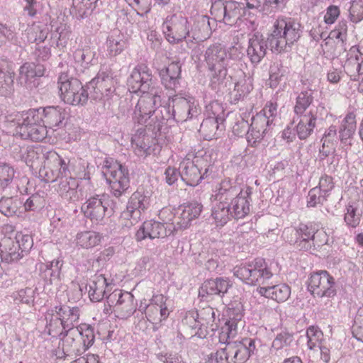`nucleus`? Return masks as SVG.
Segmentation results:
<instances>
[{
	"mask_svg": "<svg viewBox=\"0 0 363 363\" xmlns=\"http://www.w3.org/2000/svg\"><path fill=\"white\" fill-rule=\"evenodd\" d=\"M245 24L250 23L249 28L253 31L248 35L247 56L254 65L260 63L267 52L268 44L273 52H288L301 36V26L291 18L279 17L273 25L270 35L266 39L263 35L255 31L257 24L255 21L245 19Z\"/></svg>",
	"mask_w": 363,
	"mask_h": 363,
	"instance_id": "nucleus-1",
	"label": "nucleus"
},
{
	"mask_svg": "<svg viewBox=\"0 0 363 363\" xmlns=\"http://www.w3.org/2000/svg\"><path fill=\"white\" fill-rule=\"evenodd\" d=\"M158 104L160 99L154 94V96L140 98L133 109L132 121L135 128L131 135V143L140 150L148 147L150 139L160 134L167 118L170 116L169 108L157 107Z\"/></svg>",
	"mask_w": 363,
	"mask_h": 363,
	"instance_id": "nucleus-2",
	"label": "nucleus"
},
{
	"mask_svg": "<svg viewBox=\"0 0 363 363\" xmlns=\"http://www.w3.org/2000/svg\"><path fill=\"white\" fill-rule=\"evenodd\" d=\"M243 56V48L236 43L226 48L221 44H213L204 52L203 57L210 72L213 82L223 81L228 74V69L231 60H240Z\"/></svg>",
	"mask_w": 363,
	"mask_h": 363,
	"instance_id": "nucleus-3",
	"label": "nucleus"
},
{
	"mask_svg": "<svg viewBox=\"0 0 363 363\" xmlns=\"http://www.w3.org/2000/svg\"><path fill=\"white\" fill-rule=\"evenodd\" d=\"M213 192L216 199L230 201V207L234 218H243L250 213L251 189H240L233 185L230 179H225L215 186Z\"/></svg>",
	"mask_w": 363,
	"mask_h": 363,
	"instance_id": "nucleus-4",
	"label": "nucleus"
},
{
	"mask_svg": "<svg viewBox=\"0 0 363 363\" xmlns=\"http://www.w3.org/2000/svg\"><path fill=\"white\" fill-rule=\"evenodd\" d=\"M79 316L80 310L77 306L60 304L49 309L45 313L48 333L56 336L61 330L78 328Z\"/></svg>",
	"mask_w": 363,
	"mask_h": 363,
	"instance_id": "nucleus-5",
	"label": "nucleus"
},
{
	"mask_svg": "<svg viewBox=\"0 0 363 363\" xmlns=\"http://www.w3.org/2000/svg\"><path fill=\"white\" fill-rule=\"evenodd\" d=\"M41 120L39 110L30 109L23 112L16 118L17 126L13 134L22 139L33 141H42L48 136L51 137L49 135L50 130L44 123H40Z\"/></svg>",
	"mask_w": 363,
	"mask_h": 363,
	"instance_id": "nucleus-6",
	"label": "nucleus"
},
{
	"mask_svg": "<svg viewBox=\"0 0 363 363\" xmlns=\"http://www.w3.org/2000/svg\"><path fill=\"white\" fill-rule=\"evenodd\" d=\"M277 102L268 101L263 109L252 118L247 142L252 145L259 142L271 129L278 118Z\"/></svg>",
	"mask_w": 363,
	"mask_h": 363,
	"instance_id": "nucleus-7",
	"label": "nucleus"
},
{
	"mask_svg": "<svg viewBox=\"0 0 363 363\" xmlns=\"http://www.w3.org/2000/svg\"><path fill=\"white\" fill-rule=\"evenodd\" d=\"M233 273L249 285H264L273 276L271 269L262 258H256L246 265L235 267Z\"/></svg>",
	"mask_w": 363,
	"mask_h": 363,
	"instance_id": "nucleus-8",
	"label": "nucleus"
},
{
	"mask_svg": "<svg viewBox=\"0 0 363 363\" xmlns=\"http://www.w3.org/2000/svg\"><path fill=\"white\" fill-rule=\"evenodd\" d=\"M127 84L130 91L143 93L140 98L147 95L154 96V94H155L160 99V104L157 105V107L162 106L161 104L160 91L154 86L152 72L146 65H137L132 70L128 79Z\"/></svg>",
	"mask_w": 363,
	"mask_h": 363,
	"instance_id": "nucleus-9",
	"label": "nucleus"
},
{
	"mask_svg": "<svg viewBox=\"0 0 363 363\" xmlns=\"http://www.w3.org/2000/svg\"><path fill=\"white\" fill-rule=\"evenodd\" d=\"M58 89L62 100L73 106L83 105L88 100L87 91L77 79L69 78L62 73L58 77Z\"/></svg>",
	"mask_w": 363,
	"mask_h": 363,
	"instance_id": "nucleus-10",
	"label": "nucleus"
},
{
	"mask_svg": "<svg viewBox=\"0 0 363 363\" xmlns=\"http://www.w3.org/2000/svg\"><path fill=\"white\" fill-rule=\"evenodd\" d=\"M102 172L109 181L114 196L120 197L129 188L128 170L118 160H104Z\"/></svg>",
	"mask_w": 363,
	"mask_h": 363,
	"instance_id": "nucleus-11",
	"label": "nucleus"
},
{
	"mask_svg": "<svg viewBox=\"0 0 363 363\" xmlns=\"http://www.w3.org/2000/svg\"><path fill=\"white\" fill-rule=\"evenodd\" d=\"M172 110L169 108L170 116L167 118H174L177 121L184 122L196 117L201 112L199 102L194 97L187 94H179L172 98Z\"/></svg>",
	"mask_w": 363,
	"mask_h": 363,
	"instance_id": "nucleus-12",
	"label": "nucleus"
},
{
	"mask_svg": "<svg viewBox=\"0 0 363 363\" xmlns=\"http://www.w3.org/2000/svg\"><path fill=\"white\" fill-rule=\"evenodd\" d=\"M166 40L172 44H178L186 40L188 43L189 21L182 13L168 15L162 24Z\"/></svg>",
	"mask_w": 363,
	"mask_h": 363,
	"instance_id": "nucleus-13",
	"label": "nucleus"
},
{
	"mask_svg": "<svg viewBox=\"0 0 363 363\" xmlns=\"http://www.w3.org/2000/svg\"><path fill=\"white\" fill-rule=\"evenodd\" d=\"M107 305L110 310L121 319H127L136 311L137 303L134 296L128 291L116 289L106 297Z\"/></svg>",
	"mask_w": 363,
	"mask_h": 363,
	"instance_id": "nucleus-14",
	"label": "nucleus"
},
{
	"mask_svg": "<svg viewBox=\"0 0 363 363\" xmlns=\"http://www.w3.org/2000/svg\"><path fill=\"white\" fill-rule=\"evenodd\" d=\"M227 315L228 320L225 323V325L221 328L220 332L218 335V340L220 343L225 344L223 348L228 359L230 360L233 353H230L228 349V344L230 342L235 341V338L238 335V324L241 322L243 316L241 306L235 308H228L227 311Z\"/></svg>",
	"mask_w": 363,
	"mask_h": 363,
	"instance_id": "nucleus-15",
	"label": "nucleus"
},
{
	"mask_svg": "<svg viewBox=\"0 0 363 363\" xmlns=\"http://www.w3.org/2000/svg\"><path fill=\"white\" fill-rule=\"evenodd\" d=\"M150 198L142 192L135 191L130 197L126 210L121 213V218L125 220L123 225L127 228L136 224L144 212L149 206Z\"/></svg>",
	"mask_w": 363,
	"mask_h": 363,
	"instance_id": "nucleus-16",
	"label": "nucleus"
},
{
	"mask_svg": "<svg viewBox=\"0 0 363 363\" xmlns=\"http://www.w3.org/2000/svg\"><path fill=\"white\" fill-rule=\"evenodd\" d=\"M328 114V111L323 103L313 106L306 115L296 116L298 120L296 125V133L301 140L307 138L312 134L316 125V121Z\"/></svg>",
	"mask_w": 363,
	"mask_h": 363,
	"instance_id": "nucleus-17",
	"label": "nucleus"
},
{
	"mask_svg": "<svg viewBox=\"0 0 363 363\" xmlns=\"http://www.w3.org/2000/svg\"><path fill=\"white\" fill-rule=\"evenodd\" d=\"M308 289L318 297H333L336 294L334 279L327 271L312 274L308 279Z\"/></svg>",
	"mask_w": 363,
	"mask_h": 363,
	"instance_id": "nucleus-18",
	"label": "nucleus"
},
{
	"mask_svg": "<svg viewBox=\"0 0 363 363\" xmlns=\"http://www.w3.org/2000/svg\"><path fill=\"white\" fill-rule=\"evenodd\" d=\"M109 199L106 195H96L90 197L83 204L82 209L84 215L89 218L92 223H101L107 214H111L109 211Z\"/></svg>",
	"mask_w": 363,
	"mask_h": 363,
	"instance_id": "nucleus-19",
	"label": "nucleus"
},
{
	"mask_svg": "<svg viewBox=\"0 0 363 363\" xmlns=\"http://www.w3.org/2000/svg\"><path fill=\"white\" fill-rule=\"evenodd\" d=\"M95 56L96 52L89 45L79 43L70 48L68 63L77 72H83L94 64Z\"/></svg>",
	"mask_w": 363,
	"mask_h": 363,
	"instance_id": "nucleus-20",
	"label": "nucleus"
},
{
	"mask_svg": "<svg viewBox=\"0 0 363 363\" xmlns=\"http://www.w3.org/2000/svg\"><path fill=\"white\" fill-rule=\"evenodd\" d=\"M167 300V298L162 294L154 295L147 305L144 308L142 305L140 306V310L145 311L149 321L154 324L160 323L169 315Z\"/></svg>",
	"mask_w": 363,
	"mask_h": 363,
	"instance_id": "nucleus-21",
	"label": "nucleus"
},
{
	"mask_svg": "<svg viewBox=\"0 0 363 363\" xmlns=\"http://www.w3.org/2000/svg\"><path fill=\"white\" fill-rule=\"evenodd\" d=\"M256 340L245 338L240 341L235 340L228 344L229 352L233 353L230 359V363H244L256 350Z\"/></svg>",
	"mask_w": 363,
	"mask_h": 363,
	"instance_id": "nucleus-22",
	"label": "nucleus"
},
{
	"mask_svg": "<svg viewBox=\"0 0 363 363\" xmlns=\"http://www.w3.org/2000/svg\"><path fill=\"white\" fill-rule=\"evenodd\" d=\"M172 229L168 228L164 223L150 220L145 221L135 233L137 241H142L145 239L153 240L155 238H164L172 233Z\"/></svg>",
	"mask_w": 363,
	"mask_h": 363,
	"instance_id": "nucleus-23",
	"label": "nucleus"
},
{
	"mask_svg": "<svg viewBox=\"0 0 363 363\" xmlns=\"http://www.w3.org/2000/svg\"><path fill=\"white\" fill-rule=\"evenodd\" d=\"M94 89L93 97L95 99L108 98L113 92V81L111 74L106 72H99L89 84Z\"/></svg>",
	"mask_w": 363,
	"mask_h": 363,
	"instance_id": "nucleus-24",
	"label": "nucleus"
},
{
	"mask_svg": "<svg viewBox=\"0 0 363 363\" xmlns=\"http://www.w3.org/2000/svg\"><path fill=\"white\" fill-rule=\"evenodd\" d=\"M316 223L300 224L297 228H287L284 234L294 233L296 238L294 240L296 247L300 250H308L313 247L312 236L314 235V230Z\"/></svg>",
	"mask_w": 363,
	"mask_h": 363,
	"instance_id": "nucleus-25",
	"label": "nucleus"
},
{
	"mask_svg": "<svg viewBox=\"0 0 363 363\" xmlns=\"http://www.w3.org/2000/svg\"><path fill=\"white\" fill-rule=\"evenodd\" d=\"M189 33L188 42L203 41L208 38L211 35L209 18L204 15L197 16L192 25L189 23Z\"/></svg>",
	"mask_w": 363,
	"mask_h": 363,
	"instance_id": "nucleus-26",
	"label": "nucleus"
},
{
	"mask_svg": "<svg viewBox=\"0 0 363 363\" xmlns=\"http://www.w3.org/2000/svg\"><path fill=\"white\" fill-rule=\"evenodd\" d=\"M343 68L352 80H356L357 77L362 73L363 57L357 47H352L347 52Z\"/></svg>",
	"mask_w": 363,
	"mask_h": 363,
	"instance_id": "nucleus-27",
	"label": "nucleus"
},
{
	"mask_svg": "<svg viewBox=\"0 0 363 363\" xmlns=\"http://www.w3.org/2000/svg\"><path fill=\"white\" fill-rule=\"evenodd\" d=\"M42 120L45 127L54 131L55 128L62 126L63 121L67 116L65 109L59 106H47L43 109Z\"/></svg>",
	"mask_w": 363,
	"mask_h": 363,
	"instance_id": "nucleus-28",
	"label": "nucleus"
},
{
	"mask_svg": "<svg viewBox=\"0 0 363 363\" xmlns=\"http://www.w3.org/2000/svg\"><path fill=\"white\" fill-rule=\"evenodd\" d=\"M203 206L198 201H192L179 207V215L176 218L179 228H188L191 222L197 218L202 211Z\"/></svg>",
	"mask_w": 363,
	"mask_h": 363,
	"instance_id": "nucleus-29",
	"label": "nucleus"
},
{
	"mask_svg": "<svg viewBox=\"0 0 363 363\" xmlns=\"http://www.w3.org/2000/svg\"><path fill=\"white\" fill-rule=\"evenodd\" d=\"M43 74L40 65L26 62L19 69L18 81L21 85L32 89L36 86V80Z\"/></svg>",
	"mask_w": 363,
	"mask_h": 363,
	"instance_id": "nucleus-30",
	"label": "nucleus"
},
{
	"mask_svg": "<svg viewBox=\"0 0 363 363\" xmlns=\"http://www.w3.org/2000/svg\"><path fill=\"white\" fill-rule=\"evenodd\" d=\"M0 257L2 262L11 263L23 257L19 245L12 238L4 237L0 242Z\"/></svg>",
	"mask_w": 363,
	"mask_h": 363,
	"instance_id": "nucleus-31",
	"label": "nucleus"
},
{
	"mask_svg": "<svg viewBox=\"0 0 363 363\" xmlns=\"http://www.w3.org/2000/svg\"><path fill=\"white\" fill-rule=\"evenodd\" d=\"M213 203L211 216L217 226H223L231 218H233L230 203L226 199L219 200L216 198L215 193L212 195Z\"/></svg>",
	"mask_w": 363,
	"mask_h": 363,
	"instance_id": "nucleus-32",
	"label": "nucleus"
},
{
	"mask_svg": "<svg viewBox=\"0 0 363 363\" xmlns=\"http://www.w3.org/2000/svg\"><path fill=\"white\" fill-rule=\"evenodd\" d=\"M58 335L62 336V348L65 354L80 350V333L78 328L61 330Z\"/></svg>",
	"mask_w": 363,
	"mask_h": 363,
	"instance_id": "nucleus-33",
	"label": "nucleus"
},
{
	"mask_svg": "<svg viewBox=\"0 0 363 363\" xmlns=\"http://www.w3.org/2000/svg\"><path fill=\"white\" fill-rule=\"evenodd\" d=\"M231 286L230 281L220 277L214 279H208L203 282L199 290V296L203 297L206 295H218L223 296Z\"/></svg>",
	"mask_w": 363,
	"mask_h": 363,
	"instance_id": "nucleus-34",
	"label": "nucleus"
},
{
	"mask_svg": "<svg viewBox=\"0 0 363 363\" xmlns=\"http://www.w3.org/2000/svg\"><path fill=\"white\" fill-rule=\"evenodd\" d=\"M259 294L277 302H284L290 297L291 288L286 284H279L270 286H259L257 289Z\"/></svg>",
	"mask_w": 363,
	"mask_h": 363,
	"instance_id": "nucleus-35",
	"label": "nucleus"
},
{
	"mask_svg": "<svg viewBox=\"0 0 363 363\" xmlns=\"http://www.w3.org/2000/svg\"><path fill=\"white\" fill-rule=\"evenodd\" d=\"M180 168H182L181 175L182 179L185 181L188 185L191 186H197L204 178V175L208 171V169H206L205 172L202 174L198 165L194 164L193 160H187L186 162H182Z\"/></svg>",
	"mask_w": 363,
	"mask_h": 363,
	"instance_id": "nucleus-36",
	"label": "nucleus"
},
{
	"mask_svg": "<svg viewBox=\"0 0 363 363\" xmlns=\"http://www.w3.org/2000/svg\"><path fill=\"white\" fill-rule=\"evenodd\" d=\"M127 47V40L120 30H113L107 37L105 48L108 57H115L121 54Z\"/></svg>",
	"mask_w": 363,
	"mask_h": 363,
	"instance_id": "nucleus-37",
	"label": "nucleus"
},
{
	"mask_svg": "<svg viewBox=\"0 0 363 363\" xmlns=\"http://www.w3.org/2000/svg\"><path fill=\"white\" fill-rule=\"evenodd\" d=\"M62 260L56 259L47 263L39 264L40 275L48 284H52L60 279Z\"/></svg>",
	"mask_w": 363,
	"mask_h": 363,
	"instance_id": "nucleus-38",
	"label": "nucleus"
},
{
	"mask_svg": "<svg viewBox=\"0 0 363 363\" xmlns=\"http://www.w3.org/2000/svg\"><path fill=\"white\" fill-rule=\"evenodd\" d=\"M111 284L103 274H96L89 284V296L92 301H101L110 290Z\"/></svg>",
	"mask_w": 363,
	"mask_h": 363,
	"instance_id": "nucleus-39",
	"label": "nucleus"
},
{
	"mask_svg": "<svg viewBox=\"0 0 363 363\" xmlns=\"http://www.w3.org/2000/svg\"><path fill=\"white\" fill-rule=\"evenodd\" d=\"M180 73L181 67L179 62H172L160 71L162 83L166 89L176 90L178 88Z\"/></svg>",
	"mask_w": 363,
	"mask_h": 363,
	"instance_id": "nucleus-40",
	"label": "nucleus"
},
{
	"mask_svg": "<svg viewBox=\"0 0 363 363\" xmlns=\"http://www.w3.org/2000/svg\"><path fill=\"white\" fill-rule=\"evenodd\" d=\"M50 26L44 23L36 22L28 25L23 35L28 43H42L48 37Z\"/></svg>",
	"mask_w": 363,
	"mask_h": 363,
	"instance_id": "nucleus-41",
	"label": "nucleus"
},
{
	"mask_svg": "<svg viewBox=\"0 0 363 363\" xmlns=\"http://www.w3.org/2000/svg\"><path fill=\"white\" fill-rule=\"evenodd\" d=\"M339 136H337V128L331 125L325 131L321 140L323 145L320 150L322 156H333L335 151V146L337 144Z\"/></svg>",
	"mask_w": 363,
	"mask_h": 363,
	"instance_id": "nucleus-42",
	"label": "nucleus"
},
{
	"mask_svg": "<svg viewBox=\"0 0 363 363\" xmlns=\"http://www.w3.org/2000/svg\"><path fill=\"white\" fill-rule=\"evenodd\" d=\"M23 201L18 197H6L0 199V212L6 216H23Z\"/></svg>",
	"mask_w": 363,
	"mask_h": 363,
	"instance_id": "nucleus-43",
	"label": "nucleus"
},
{
	"mask_svg": "<svg viewBox=\"0 0 363 363\" xmlns=\"http://www.w3.org/2000/svg\"><path fill=\"white\" fill-rule=\"evenodd\" d=\"M78 185V182L74 178H61L57 190L62 197L75 201L79 198L77 190Z\"/></svg>",
	"mask_w": 363,
	"mask_h": 363,
	"instance_id": "nucleus-44",
	"label": "nucleus"
},
{
	"mask_svg": "<svg viewBox=\"0 0 363 363\" xmlns=\"http://www.w3.org/2000/svg\"><path fill=\"white\" fill-rule=\"evenodd\" d=\"M347 22L345 21H340L337 27L332 30L329 35L323 40L321 47L328 48V45H333L337 42V45H340V47L342 48L347 39Z\"/></svg>",
	"mask_w": 363,
	"mask_h": 363,
	"instance_id": "nucleus-45",
	"label": "nucleus"
},
{
	"mask_svg": "<svg viewBox=\"0 0 363 363\" xmlns=\"http://www.w3.org/2000/svg\"><path fill=\"white\" fill-rule=\"evenodd\" d=\"M357 128L356 116L353 112L348 113L341 122L339 128V139L345 144L347 143L354 135Z\"/></svg>",
	"mask_w": 363,
	"mask_h": 363,
	"instance_id": "nucleus-46",
	"label": "nucleus"
},
{
	"mask_svg": "<svg viewBox=\"0 0 363 363\" xmlns=\"http://www.w3.org/2000/svg\"><path fill=\"white\" fill-rule=\"evenodd\" d=\"M252 89V79L242 73V75L235 82L231 96L234 101H240L244 99Z\"/></svg>",
	"mask_w": 363,
	"mask_h": 363,
	"instance_id": "nucleus-47",
	"label": "nucleus"
},
{
	"mask_svg": "<svg viewBox=\"0 0 363 363\" xmlns=\"http://www.w3.org/2000/svg\"><path fill=\"white\" fill-rule=\"evenodd\" d=\"M101 240V235L95 231L86 230L79 232L76 235L74 242L77 247L89 249L98 245Z\"/></svg>",
	"mask_w": 363,
	"mask_h": 363,
	"instance_id": "nucleus-48",
	"label": "nucleus"
},
{
	"mask_svg": "<svg viewBox=\"0 0 363 363\" xmlns=\"http://www.w3.org/2000/svg\"><path fill=\"white\" fill-rule=\"evenodd\" d=\"M55 30L51 34L52 38H56V45L58 48H64L67 46L72 35L71 26L67 23L60 22L59 24L55 23L51 25Z\"/></svg>",
	"mask_w": 363,
	"mask_h": 363,
	"instance_id": "nucleus-49",
	"label": "nucleus"
},
{
	"mask_svg": "<svg viewBox=\"0 0 363 363\" xmlns=\"http://www.w3.org/2000/svg\"><path fill=\"white\" fill-rule=\"evenodd\" d=\"M313 96L311 89L302 91L296 97L294 111L296 116L306 115L313 106Z\"/></svg>",
	"mask_w": 363,
	"mask_h": 363,
	"instance_id": "nucleus-50",
	"label": "nucleus"
},
{
	"mask_svg": "<svg viewBox=\"0 0 363 363\" xmlns=\"http://www.w3.org/2000/svg\"><path fill=\"white\" fill-rule=\"evenodd\" d=\"M223 122L216 120L215 117H206L201 124L199 132L206 140H211L217 137V132Z\"/></svg>",
	"mask_w": 363,
	"mask_h": 363,
	"instance_id": "nucleus-51",
	"label": "nucleus"
},
{
	"mask_svg": "<svg viewBox=\"0 0 363 363\" xmlns=\"http://www.w3.org/2000/svg\"><path fill=\"white\" fill-rule=\"evenodd\" d=\"M244 9L242 4L235 1H226L225 18L223 23L227 25L233 24L241 16Z\"/></svg>",
	"mask_w": 363,
	"mask_h": 363,
	"instance_id": "nucleus-52",
	"label": "nucleus"
},
{
	"mask_svg": "<svg viewBox=\"0 0 363 363\" xmlns=\"http://www.w3.org/2000/svg\"><path fill=\"white\" fill-rule=\"evenodd\" d=\"M96 3L92 0H72L71 13L78 19L84 18L92 10V5Z\"/></svg>",
	"mask_w": 363,
	"mask_h": 363,
	"instance_id": "nucleus-53",
	"label": "nucleus"
},
{
	"mask_svg": "<svg viewBox=\"0 0 363 363\" xmlns=\"http://www.w3.org/2000/svg\"><path fill=\"white\" fill-rule=\"evenodd\" d=\"M294 341L293 335L287 331H281L277 335L276 337L272 342L271 351L278 354V352L284 349L286 352L288 350L287 347L291 345Z\"/></svg>",
	"mask_w": 363,
	"mask_h": 363,
	"instance_id": "nucleus-54",
	"label": "nucleus"
},
{
	"mask_svg": "<svg viewBox=\"0 0 363 363\" xmlns=\"http://www.w3.org/2000/svg\"><path fill=\"white\" fill-rule=\"evenodd\" d=\"M288 68L284 67L280 62H275L269 69V83L270 87L276 88L282 79L286 75Z\"/></svg>",
	"mask_w": 363,
	"mask_h": 363,
	"instance_id": "nucleus-55",
	"label": "nucleus"
},
{
	"mask_svg": "<svg viewBox=\"0 0 363 363\" xmlns=\"http://www.w3.org/2000/svg\"><path fill=\"white\" fill-rule=\"evenodd\" d=\"M362 214V211L356 204H348L344 217L346 225L351 228H356L360 223Z\"/></svg>",
	"mask_w": 363,
	"mask_h": 363,
	"instance_id": "nucleus-56",
	"label": "nucleus"
},
{
	"mask_svg": "<svg viewBox=\"0 0 363 363\" xmlns=\"http://www.w3.org/2000/svg\"><path fill=\"white\" fill-rule=\"evenodd\" d=\"M306 337L307 346L310 350L324 344L323 334L318 327L310 326L306 330Z\"/></svg>",
	"mask_w": 363,
	"mask_h": 363,
	"instance_id": "nucleus-57",
	"label": "nucleus"
},
{
	"mask_svg": "<svg viewBox=\"0 0 363 363\" xmlns=\"http://www.w3.org/2000/svg\"><path fill=\"white\" fill-rule=\"evenodd\" d=\"M13 73L0 70V95L7 96L13 90Z\"/></svg>",
	"mask_w": 363,
	"mask_h": 363,
	"instance_id": "nucleus-58",
	"label": "nucleus"
},
{
	"mask_svg": "<svg viewBox=\"0 0 363 363\" xmlns=\"http://www.w3.org/2000/svg\"><path fill=\"white\" fill-rule=\"evenodd\" d=\"M217 311L212 307L208 306L203 308L199 313L201 323H204V326L211 327L214 330V325L217 326V322L219 321L218 315H216Z\"/></svg>",
	"mask_w": 363,
	"mask_h": 363,
	"instance_id": "nucleus-59",
	"label": "nucleus"
},
{
	"mask_svg": "<svg viewBox=\"0 0 363 363\" xmlns=\"http://www.w3.org/2000/svg\"><path fill=\"white\" fill-rule=\"evenodd\" d=\"M348 18L353 23L363 20V0H350Z\"/></svg>",
	"mask_w": 363,
	"mask_h": 363,
	"instance_id": "nucleus-60",
	"label": "nucleus"
},
{
	"mask_svg": "<svg viewBox=\"0 0 363 363\" xmlns=\"http://www.w3.org/2000/svg\"><path fill=\"white\" fill-rule=\"evenodd\" d=\"M206 117H215L216 120L223 122L225 118L224 109L221 104L216 101H211L206 106Z\"/></svg>",
	"mask_w": 363,
	"mask_h": 363,
	"instance_id": "nucleus-61",
	"label": "nucleus"
},
{
	"mask_svg": "<svg viewBox=\"0 0 363 363\" xmlns=\"http://www.w3.org/2000/svg\"><path fill=\"white\" fill-rule=\"evenodd\" d=\"M77 328L80 333V345H82L85 348H89L92 345L94 340L92 329L86 325H79Z\"/></svg>",
	"mask_w": 363,
	"mask_h": 363,
	"instance_id": "nucleus-62",
	"label": "nucleus"
},
{
	"mask_svg": "<svg viewBox=\"0 0 363 363\" xmlns=\"http://www.w3.org/2000/svg\"><path fill=\"white\" fill-rule=\"evenodd\" d=\"M131 6L138 15L143 16L150 12L151 9L150 0H125Z\"/></svg>",
	"mask_w": 363,
	"mask_h": 363,
	"instance_id": "nucleus-63",
	"label": "nucleus"
},
{
	"mask_svg": "<svg viewBox=\"0 0 363 363\" xmlns=\"http://www.w3.org/2000/svg\"><path fill=\"white\" fill-rule=\"evenodd\" d=\"M33 294L34 291L30 288L21 289L13 293V299L16 303L30 304L34 301Z\"/></svg>",
	"mask_w": 363,
	"mask_h": 363,
	"instance_id": "nucleus-64",
	"label": "nucleus"
}]
</instances>
